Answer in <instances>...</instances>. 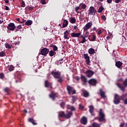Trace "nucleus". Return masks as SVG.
Segmentation results:
<instances>
[{
    "mask_svg": "<svg viewBox=\"0 0 127 127\" xmlns=\"http://www.w3.org/2000/svg\"><path fill=\"white\" fill-rule=\"evenodd\" d=\"M127 96V93L125 94H122L121 96H119V94H116L114 97V100L113 101L115 105H119L121 103V101H125V99Z\"/></svg>",
    "mask_w": 127,
    "mask_h": 127,
    "instance_id": "obj_1",
    "label": "nucleus"
},
{
    "mask_svg": "<svg viewBox=\"0 0 127 127\" xmlns=\"http://www.w3.org/2000/svg\"><path fill=\"white\" fill-rule=\"evenodd\" d=\"M123 85L120 83H117L116 85H117L118 88L121 90L123 92H125L126 91V88L127 87V78H126L125 80L123 81Z\"/></svg>",
    "mask_w": 127,
    "mask_h": 127,
    "instance_id": "obj_2",
    "label": "nucleus"
},
{
    "mask_svg": "<svg viewBox=\"0 0 127 127\" xmlns=\"http://www.w3.org/2000/svg\"><path fill=\"white\" fill-rule=\"evenodd\" d=\"M99 117L100 118H98L99 122H104L106 121L105 119V114L103 112V110L100 109L99 111Z\"/></svg>",
    "mask_w": 127,
    "mask_h": 127,
    "instance_id": "obj_3",
    "label": "nucleus"
},
{
    "mask_svg": "<svg viewBox=\"0 0 127 127\" xmlns=\"http://www.w3.org/2000/svg\"><path fill=\"white\" fill-rule=\"evenodd\" d=\"M51 75H53L55 79H58L60 77H61V72L59 71L51 72Z\"/></svg>",
    "mask_w": 127,
    "mask_h": 127,
    "instance_id": "obj_4",
    "label": "nucleus"
},
{
    "mask_svg": "<svg viewBox=\"0 0 127 127\" xmlns=\"http://www.w3.org/2000/svg\"><path fill=\"white\" fill-rule=\"evenodd\" d=\"M48 53H49V49L47 48H44L40 51V54L43 56H46Z\"/></svg>",
    "mask_w": 127,
    "mask_h": 127,
    "instance_id": "obj_5",
    "label": "nucleus"
},
{
    "mask_svg": "<svg viewBox=\"0 0 127 127\" xmlns=\"http://www.w3.org/2000/svg\"><path fill=\"white\" fill-rule=\"evenodd\" d=\"M49 97L52 101H55L56 98H59V95H58V93H55L54 92L52 91L51 94H49Z\"/></svg>",
    "mask_w": 127,
    "mask_h": 127,
    "instance_id": "obj_6",
    "label": "nucleus"
},
{
    "mask_svg": "<svg viewBox=\"0 0 127 127\" xmlns=\"http://www.w3.org/2000/svg\"><path fill=\"white\" fill-rule=\"evenodd\" d=\"M84 74L86 75V76L88 78H91V77L93 76V75L95 74V72L93 70L88 69L84 72Z\"/></svg>",
    "mask_w": 127,
    "mask_h": 127,
    "instance_id": "obj_7",
    "label": "nucleus"
},
{
    "mask_svg": "<svg viewBox=\"0 0 127 127\" xmlns=\"http://www.w3.org/2000/svg\"><path fill=\"white\" fill-rule=\"evenodd\" d=\"M89 12L88 14H89V15H95L96 12H97V10L95 9V7L91 6L89 8Z\"/></svg>",
    "mask_w": 127,
    "mask_h": 127,
    "instance_id": "obj_8",
    "label": "nucleus"
},
{
    "mask_svg": "<svg viewBox=\"0 0 127 127\" xmlns=\"http://www.w3.org/2000/svg\"><path fill=\"white\" fill-rule=\"evenodd\" d=\"M80 124L81 125H83V126H86L88 124V119L85 116H83L81 119L80 121Z\"/></svg>",
    "mask_w": 127,
    "mask_h": 127,
    "instance_id": "obj_9",
    "label": "nucleus"
},
{
    "mask_svg": "<svg viewBox=\"0 0 127 127\" xmlns=\"http://www.w3.org/2000/svg\"><path fill=\"white\" fill-rule=\"evenodd\" d=\"M92 25H93L92 22H88L84 27V31H87V30L90 29V27H92Z\"/></svg>",
    "mask_w": 127,
    "mask_h": 127,
    "instance_id": "obj_10",
    "label": "nucleus"
},
{
    "mask_svg": "<svg viewBox=\"0 0 127 127\" xmlns=\"http://www.w3.org/2000/svg\"><path fill=\"white\" fill-rule=\"evenodd\" d=\"M97 79L95 78H92L90 79L88 81V83L91 86H97Z\"/></svg>",
    "mask_w": 127,
    "mask_h": 127,
    "instance_id": "obj_11",
    "label": "nucleus"
},
{
    "mask_svg": "<svg viewBox=\"0 0 127 127\" xmlns=\"http://www.w3.org/2000/svg\"><path fill=\"white\" fill-rule=\"evenodd\" d=\"M83 57L86 61L87 65H89L90 63H91V61H90V56H89V55L88 54H85L83 55Z\"/></svg>",
    "mask_w": 127,
    "mask_h": 127,
    "instance_id": "obj_12",
    "label": "nucleus"
},
{
    "mask_svg": "<svg viewBox=\"0 0 127 127\" xmlns=\"http://www.w3.org/2000/svg\"><path fill=\"white\" fill-rule=\"evenodd\" d=\"M7 28L9 30H14V29H15V25H14V23H10L8 25Z\"/></svg>",
    "mask_w": 127,
    "mask_h": 127,
    "instance_id": "obj_13",
    "label": "nucleus"
},
{
    "mask_svg": "<svg viewBox=\"0 0 127 127\" xmlns=\"http://www.w3.org/2000/svg\"><path fill=\"white\" fill-rule=\"evenodd\" d=\"M66 90L68 92V94L71 95V93H72V90H74V87H73L70 85H67L66 87Z\"/></svg>",
    "mask_w": 127,
    "mask_h": 127,
    "instance_id": "obj_14",
    "label": "nucleus"
},
{
    "mask_svg": "<svg viewBox=\"0 0 127 127\" xmlns=\"http://www.w3.org/2000/svg\"><path fill=\"white\" fill-rule=\"evenodd\" d=\"M45 86L46 88H50L51 89H52V83L51 82H49L48 80H46L45 82Z\"/></svg>",
    "mask_w": 127,
    "mask_h": 127,
    "instance_id": "obj_15",
    "label": "nucleus"
},
{
    "mask_svg": "<svg viewBox=\"0 0 127 127\" xmlns=\"http://www.w3.org/2000/svg\"><path fill=\"white\" fill-rule=\"evenodd\" d=\"M100 95L102 99H106V93L102 89L99 90Z\"/></svg>",
    "mask_w": 127,
    "mask_h": 127,
    "instance_id": "obj_16",
    "label": "nucleus"
},
{
    "mask_svg": "<svg viewBox=\"0 0 127 127\" xmlns=\"http://www.w3.org/2000/svg\"><path fill=\"white\" fill-rule=\"evenodd\" d=\"M72 115V113L71 111H67V113L66 114H65L64 118L65 119H70L71 118V116Z\"/></svg>",
    "mask_w": 127,
    "mask_h": 127,
    "instance_id": "obj_17",
    "label": "nucleus"
},
{
    "mask_svg": "<svg viewBox=\"0 0 127 127\" xmlns=\"http://www.w3.org/2000/svg\"><path fill=\"white\" fill-rule=\"evenodd\" d=\"M89 113H90L91 116H95V113H94V106L91 105L89 106Z\"/></svg>",
    "mask_w": 127,
    "mask_h": 127,
    "instance_id": "obj_18",
    "label": "nucleus"
},
{
    "mask_svg": "<svg viewBox=\"0 0 127 127\" xmlns=\"http://www.w3.org/2000/svg\"><path fill=\"white\" fill-rule=\"evenodd\" d=\"M64 39H69V37H68L69 36V34H70V32H69V31L66 30L64 32Z\"/></svg>",
    "mask_w": 127,
    "mask_h": 127,
    "instance_id": "obj_19",
    "label": "nucleus"
},
{
    "mask_svg": "<svg viewBox=\"0 0 127 127\" xmlns=\"http://www.w3.org/2000/svg\"><path fill=\"white\" fill-rule=\"evenodd\" d=\"M115 66H116L117 68H121V67L123 66V63H122L121 61L116 62Z\"/></svg>",
    "mask_w": 127,
    "mask_h": 127,
    "instance_id": "obj_20",
    "label": "nucleus"
},
{
    "mask_svg": "<svg viewBox=\"0 0 127 127\" xmlns=\"http://www.w3.org/2000/svg\"><path fill=\"white\" fill-rule=\"evenodd\" d=\"M80 35H81V33H72L71 34V37H79V36H80Z\"/></svg>",
    "mask_w": 127,
    "mask_h": 127,
    "instance_id": "obj_21",
    "label": "nucleus"
},
{
    "mask_svg": "<svg viewBox=\"0 0 127 127\" xmlns=\"http://www.w3.org/2000/svg\"><path fill=\"white\" fill-rule=\"evenodd\" d=\"M59 117H60V118H65V112H64V111L59 112Z\"/></svg>",
    "mask_w": 127,
    "mask_h": 127,
    "instance_id": "obj_22",
    "label": "nucleus"
},
{
    "mask_svg": "<svg viewBox=\"0 0 127 127\" xmlns=\"http://www.w3.org/2000/svg\"><path fill=\"white\" fill-rule=\"evenodd\" d=\"M80 79H81V81L82 82H83V83H87V78L86 77V76H85L84 75H81Z\"/></svg>",
    "mask_w": 127,
    "mask_h": 127,
    "instance_id": "obj_23",
    "label": "nucleus"
},
{
    "mask_svg": "<svg viewBox=\"0 0 127 127\" xmlns=\"http://www.w3.org/2000/svg\"><path fill=\"white\" fill-rule=\"evenodd\" d=\"M82 93L83 97H84V98H88V97H89V92H88V91L86 90H83L82 91Z\"/></svg>",
    "mask_w": 127,
    "mask_h": 127,
    "instance_id": "obj_24",
    "label": "nucleus"
},
{
    "mask_svg": "<svg viewBox=\"0 0 127 127\" xmlns=\"http://www.w3.org/2000/svg\"><path fill=\"white\" fill-rule=\"evenodd\" d=\"M49 55L50 56V57H52V56L56 55V52H54L53 50L50 51V52H49Z\"/></svg>",
    "mask_w": 127,
    "mask_h": 127,
    "instance_id": "obj_25",
    "label": "nucleus"
},
{
    "mask_svg": "<svg viewBox=\"0 0 127 127\" xmlns=\"http://www.w3.org/2000/svg\"><path fill=\"white\" fill-rule=\"evenodd\" d=\"M64 23L63 24V27H67V26H68V20H66V19H64Z\"/></svg>",
    "mask_w": 127,
    "mask_h": 127,
    "instance_id": "obj_26",
    "label": "nucleus"
},
{
    "mask_svg": "<svg viewBox=\"0 0 127 127\" xmlns=\"http://www.w3.org/2000/svg\"><path fill=\"white\" fill-rule=\"evenodd\" d=\"M88 39L90 40V41H96V36L93 35L90 38V37H89Z\"/></svg>",
    "mask_w": 127,
    "mask_h": 127,
    "instance_id": "obj_27",
    "label": "nucleus"
},
{
    "mask_svg": "<svg viewBox=\"0 0 127 127\" xmlns=\"http://www.w3.org/2000/svg\"><path fill=\"white\" fill-rule=\"evenodd\" d=\"M88 53L89 54L92 55V54H94V53H95V49H93V48H90L88 50Z\"/></svg>",
    "mask_w": 127,
    "mask_h": 127,
    "instance_id": "obj_28",
    "label": "nucleus"
},
{
    "mask_svg": "<svg viewBox=\"0 0 127 127\" xmlns=\"http://www.w3.org/2000/svg\"><path fill=\"white\" fill-rule=\"evenodd\" d=\"M32 23H33L32 20H28L25 22V24L26 25H31Z\"/></svg>",
    "mask_w": 127,
    "mask_h": 127,
    "instance_id": "obj_29",
    "label": "nucleus"
},
{
    "mask_svg": "<svg viewBox=\"0 0 127 127\" xmlns=\"http://www.w3.org/2000/svg\"><path fill=\"white\" fill-rule=\"evenodd\" d=\"M29 122H30V123H32V124L34 126H36V125H37V124L36 123H35V122H34V120H33V118H29Z\"/></svg>",
    "mask_w": 127,
    "mask_h": 127,
    "instance_id": "obj_30",
    "label": "nucleus"
},
{
    "mask_svg": "<svg viewBox=\"0 0 127 127\" xmlns=\"http://www.w3.org/2000/svg\"><path fill=\"white\" fill-rule=\"evenodd\" d=\"M77 99H78L77 98V96H72L71 101L72 102V104H74L75 103V102H76L77 101Z\"/></svg>",
    "mask_w": 127,
    "mask_h": 127,
    "instance_id": "obj_31",
    "label": "nucleus"
},
{
    "mask_svg": "<svg viewBox=\"0 0 127 127\" xmlns=\"http://www.w3.org/2000/svg\"><path fill=\"white\" fill-rule=\"evenodd\" d=\"M79 6L81 8H82L83 9H85L87 7V5H85V4H84L83 3H81L79 4Z\"/></svg>",
    "mask_w": 127,
    "mask_h": 127,
    "instance_id": "obj_32",
    "label": "nucleus"
},
{
    "mask_svg": "<svg viewBox=\"0 0 127 127\" xmlns=\"http://www.w3.org/2000/svg\"><path fill=\"white\" fill-rule=\"evenodd\" d=\"M92 126V127H101V124H99L97 123H93Z\"/></svg>",
    "mask_w": 127,
    "mask_h": 127,
    "instance_id": "obj_33",
    "label": "nucleus"
},
{
    "mask_svg": "<svg viewBox=\"0 0 127 127\" xmlns=\"http://www.w3.org/2000/svg\"><path fill=\"white\" fill-rule=\"evenodd\" d=\"M57 82L60 83V84H62V82L63 81H64V79H63V78L61 77V76L58 78Z\"/></svg>",
    "mask_w": 127,
    "mask_h": 127,
    "instance_id": "obj_34",
    "label": "nucleus"
},
{
    "mask_svg": "<svg viewBox=\"0 0 127 127\" xmlns=\"http://www.w3.org/2000/svg\"><path fill=\"white\" fill-rule=\"evenodd\" d=\"M104 9H105V8L101 6L99 7V9L98 10V12H99V13H101V12H102V11H103Z\"/></svg>",
    "mask_w": 127,
    "mask_h": 127,
    "instance_id": "obj_35",
    "label": "nucleus"
},
{
    "mask_svg": "<svg viewBox=\"0 0 127 127\" xmlns=\"http://www.w3.org/2000/svg\"><path fill=\"white\" fill-rule=\"evenodd\" d=\"M70 23H76V18L75 17H72L70 19Z\"/></svg>",
    "mask_w": 127,
    "mask_h": 127,
    "instance_id": "obj_36",
    "label": "nucleus"
},
{
    "mask_svg": "<svg viewBox=\"0 0 127 127\" xmlns=\"http://www.w3.org/2000/svg\"><path fill=\"white\" fill-rule=\"evenodd\" d=\"M4 91L5 93H6V94L7 95H9V91H10L9 88L6 87V88H4Z\"/></svg>",
    "mask_w": 127,
    "mask_h": 127,
    "instance_id": "obj_37",
    "label": "nucleus"
},
{
    "mask_svg": "<svg viewBox=\"0 0 127 127\" xmlns=\"http://www.w3.org/2000/svg\"><path fill=\"white\" fill-rule=\"evenodd\" d=\"M67 109L68 110H70V111H75V110H76V109H75V107H74L73 106H67Z\"/></svg>",
    "mask_w": 127,
    "mask_h": 127,
    "instance_id": "obj_38",
    "label": "nucleus"
},
{
    "mask_svg": "<svg viewBox=\"0 0 127 127\" xmlns=\"http://www.w3.org/2000/svg\"><path fill=\"white\" fill-rule=\"evenodd\" d=\"M113 56H114L115 58H119V55L118 54V53H115V51H113Z\"/></svg>",
    "mask_w": 127,
    "mask_h": 127,
    "instance_id": "obj_39",
    "label": "nucleus"
},
{
    "mask_svg": "<svg viewBox=\"0 0 127 127\" xmlns=\"http://www.w3.org/2000/svg\"><path fill=\"white\" fill-rule=\"evenodd\" d=\"M52 47H53V49L54 52L57 51V50H58V47H57V46L56 45H52Z\"/></svg>",
    "mask_w": 127,
    "mask_h": 127,
    "instance_id": "obj_40",
    "label": "nucleus"
},
{
    "mask_svg": "<svg viewBox=\"0 0 127 127\" xmlns=\"http://www.w3.org/2000/svg\"><path fill=\"white\" fill-rule=\"evenodd\" d=\"M4 56H5V52L4 51H1L0 52V57H3Z\"/></svg>",
    "mask_w": 127,
    "mask_h": 127,
    "instance_id": "obj_41",
    "label": "nucleus"
},
{
    "mask_svg": "<svg viewBox=\"0 0 127 127\" xmlns=\"http://www.w3.org/2000/svg\"><path fill=\"white\" fill-rule=\"evenodd\" d=\"M14 69V67L13 65H10L8 67V70L10 71H13Z\"/></svg>",
    "mask_w": 127,
    "mask_h": 127,
    "instance_id": "obj_42",
    "label": "nucleus"
},
{
    "mask_svg": "<svg viewBox=\"0 0 127 127\" xmlns=\"http://www.w3.org/2000/svg\"><path fill=\"white\" fill-rule=\"evenodd\" d=\"M21 7H25V2H24V1H21Z\"/></svg>",
    "mask_w": 127,
    "mask_h": 127,
    "instance_id": "obj_43",
    "label": "nucleus"
},
{
    "mask_svg": "<svg viewBox=\"0 0 127 127\" xmlns=\"http://www.w3.org/2000/svg\"><path fill=\"white\" fill-rule=\"evenodd\" d=\"M4 74L3 73H0V79H4Z\"/></svg>",
    "mask_w": 127,
    "mask_h": 127,
    "instance_id": "obj_44",
    "label": "nucleus"
},
{
    "mask_svg": "<svg viewBox=\"0 0 127 127\" xmlns=\"http://www.w3.org/2000/svg\"><path fill=\"white\" fill-rule=\"evenodd\" d=\"M86 41H87V40H86V38H82V41L80 42V43L84 44L85 43V42H86Z\"/></svg>",
    "mask_w": 127,
    "mask_h": 127,
    "instance_id": "obj_45",
    "label": "nucleus"
},
{
    "mask_svg": "<svg viewBox=\"0 0 127 127\" xmlns=\"http://www.w3.org/2000/svg\"><path fill=\"white\" fill-rule=\"evenodd\" d=\"M61 108L64 109V106H65V102H62L60 104Z\"/></svg>",
    "mask_w": 127,
    "mask_h": 127,
    "instance_id": "obj_46",
    "label": "nucleus"
},
{
    "mask_svg": "<svg viewBox=\"0 0 127 127\" xmlns=\"http://www.w3.org/2000/svg\"><path fill=\"white\" fill-rule=\"evenodd\" d=\"M79 109L80 110H84V106H83V105H82L81 104H79Z\"/></svg>",
    "mask_w": 127,
    "mask_h": 127,
    "instance_id": "obj_47",
    "label": "nucleus"
},
{
    "mask_svg": "<svg viewBox=\"0 0 127 127\" xmlns=\"http://www.w3.org/2000/svg\"><path fill=\"white\" fill-rule=\"evenodd\" d=\"M28 9L30 11H32L33 9H34V7L33 6H29L28 7Z\"/></svg>",
    "mask_w": 127,
    "mask_h": 127,
    "instance_id": "obj_48",
    "label": "nucleus"
},
{
    "mask_svg": "<svg viewBox=\"0 0 127 127\" xmlns=\"http://www.w3.org/2000/svg\"><path fill=\"white\" fill-rule=\"evenodd\" d=\"M79 9H81V7L80 6H77V7H75V11H76V12H78V11H77L79 10Z\"/></svg>",
    "mask_w": 127,
    "mask_h": 127,
    "instance_id": "obj_49",
    "label": "nucleus"
},
{
    "mask_svg": "<svg viewBox=\"0 0 127 127\" xmlns=\"http://www.w3.org/2000/svg\"><path fill=\"white\" fill-rule=\"evenodd\" d=\"M89 36V32L86 31V33L84 34V37L87 38Z\"/></svg>",
    "mask_w": 127,
    "mask_h": 127,
    "instance_id": "obj_50",
    "label": "nucleus"
},
{
    "mask_svg": "<svg viewBox=\"0 0 127 127\" xmlns=\"http://www.w3.org/2000/svg\"><path fill=\"white\" fill-rule=\"evenodd\" d=\"M5 47L6 48H8L9 49H10V48H11V46H10L8 44H6Z\"/></svg>",
    "mask_w": 127,
    "mask_h": 127,
    "instance_id": "obj_51",
    "label": "nucleus"
},
{
    "mask_svg": "<svg viewBox=\"0 0 127 127\" xmlns=\"http://www.w3.org/2000/svg\"><path fill=\"white\" fill-rule=\"evenodd\" d=\"M72 95H75L76 94V90H75L74 88L71 91Z\"/></svg>",
    "mask_w": 127,
    "mask_h": 127,
    "instance_id": "obj_52",
    "label": "nucleus"
},
{
    "mask_svg": "<svg viewBox=\"0 0 127 127\" xmlns=\"http://www.w3.org/2000/svg\"><path fill=\"white\" fill-rule=\"evenodd\" d=\"M74 78L75 79V80H76V81H79V80H80V77H79V76H75L74 77Z\"/></svg>",
    "mask_w": 127,
    "mask_h": 127,
    "instance_id": "obj_53",
    "label": "nucleus"
},
{
    "mask_svg": "<svg viewBox=\"0 0 127 127\" xmlns=\"http://www.w3.org/2000/svg\"><path fill=\"white\" fill-rule=\"evenodd\" d=\"M40 2L42 4H46V1L45 0H41Z\"/></svg>",
    "mask_w": 127,
    "mask_h": 127,
    "instance_id": "obj_54",
    "label": "nucleus"
},
{
    "mask_svg": "<svg viewBox=\"0 0 127 127\" xmlns=\"http://www.w3.org/2000/svg\"><path fill=\"white\" fill-rule=\"evenodd\" d=\"M101 18H102V19H103V20H106V19H107L106 18V16H105V15H102V16H101Z\"/></svg>",
    "mask_w": 127,
    "mask_h": 127,
    "instance_id": "obj_55",
    "label": "nucleus"
},
{
    "mask_svg": "<svg viewBox=\"0 0 127 127\" xmlns=\"http://www.w3.org/2000/svg\"><path fill=\"white\" fill-rule=\"evenodd\" d=\"M15 32H17V31H19V29L18 28V27H15Z\"/></svg>",
    "mask_w": 127,
    "mask_h": 127,
    "instance_id": "obj_56",
    "label": "nucleus"
},
{
    "mask_svg": "<svg viewBox=\"0 0 127 127\" xmlns=\"http://www.w3.org/2000/svg\"><path fill=\"white\" fill-rule=\"evenodd\" d=\"M123 101H124V104H125V105H127V99H124Z\"/></svg>",
    "mask_w": 127,
    "mask_h": 127,
    "instance_id": "obj_57",
    "label": "nucleus"
},
{
    "mask_svg": "<svg viewBox=\"0 0 127 127\" xmlns=\"http://www.w3.org/2000/svg\"><path fill=\"white\" fill-rule=\"evenodd\" d=\"M102 33V30H99L98 32V34H99V35H101Z\"/></svg>",
    "mask_w": 127,
    "mask_h": 127,
    "instance_id": "obj_58",
    "label": "nucleus"
},
{
    "mask_svg": "<svg viewBox=\"0 0 127 127\" xmlns=\"http://www.w3.org/2000/svg\"><path fill=\"white\" fill-rule=\"evenodd\" d=\"M17 27H18V28L19 29H21V28H22V27H21V25H19L17 26Z\"/></svg>",
    "mask_w": 127,
    "mask_h": 127,
    "instance_id": "obj_59",
    "label": "nucleus"
},
{
    "mask_svg": "<svg viewBox=\"0 0 127 127\" xmlns=\"http://www.w3.org/2000/svg\"><path fill=\"white\" fill-rule=\"evenodd\" d=\"M125 127V123H122L120 125V127Z\"/></svg>",
    "mask_w": 127,
    "mask_h": 127,
    "instance_id": "obj_60",
    "label": "nucleus"
},
{
    "mask_svg": "<svg viewBox=\"0 0 127 127\" xmlns=\"http://www.w3.org/2000/svg\"><path fill=\"white\" fill-rule=\"evenodd\" d=\"M5 9L6 10H9V7H8L7 6H5Z\"/></svg>",
    "mask_w": 127,
    "mask_h": 127,
    "instance_id": "obj_61",
    "label": "nucleus"
},
{
    "mask_svg": "<svg viewBox=\"0 0 127 127\" xmlns=\"http://www.w3.org/2000/svg\"><path fill=\"white\" fill-rule=\"evenodd\" d=\"M25 21H26V20H24V19H23V20H22V21L20 22V23H24V22H25Z\"/></svg>",
    "mask_w": 127,
    "mask_h": 127,
    "instance_id": "obj_62",
    "label": "nucleus"
},
{
    "mask_svg": "<svg viewBox=\"0 0 127 127\" xmlns=\"http://www.w3.org/2000/svg\"><path fill=\"white\" fill-rule=\"evenodd\" d=\"M73 28H74V29H75V30L78 29V27H77V26H74L73 27Z\"/></svg>",
    "mask_w": 127,
    "mask_h": 127,
    "instance_id": "obj_63",
    "label": "nucleus"
},
{
    "mask_svg": "<svg viewBox=\"0 0 127 127\" xmlns=\"http://www.w3.org/2000/svg\"><path fill=\"white\" fill-rule=\"evenodd\" d=\"M108 3H112V0H107Z\"/></svg>",
    "mask_w": 127,
    "mask_h": 127,
    "instance_id": "obj_64",
    "label": "nucleus"
}]
</instances>
